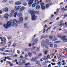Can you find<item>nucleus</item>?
<instances>
[{"instance_id": "nucleus-1", "label": "nucleus", "mask_w": 67, "mask_h": 67, "mask_svg": "<svg viewBox=\"0 0 67 67\" xmlns=\"http://www.w3.org/2000/svg\"><path fill=\"white\" fill-rule=\"evenodd\" d=\"M17 25L18 22L15 19L13 20V22H11L9 21H7V24H4V25Z\"/></svg>"}, {"instance_id": "nucleus-2", "label": "nucleus", "mask_w": 67, "mask_h": 67, "mask_svg": "<svg viewBox=\"0 0 67 67\" xmlns=\"http://www.w3.org/2000/svg\"><path fill=\"white\" fill-rule=\"evenodd\" d=\"M28 13L29 14H30L31 15L35 14V11L33 10H28Z\"/></svg>"}, {"instance_id": "nucleus-3", "label": "nucleus", "mask_w": 67, "mask_h": 67, "mask_svg": "<svg viewBox=\"0 0 67 67\" xmlns=\"http://www.w3.org/2000/svg\"><path fill=\"white\" fill-rule=\"evenodd\" d=\"M31 19L33 21H34L36 19V18H37V16H36L35 14L32 15H31Z\"/></svg>"}, {"instance_id": "nucleus-4", "label": "nucleus", "mask_w": 67, "mask_h": 67, "mask_svg": "<svg viewBox=\"0 0 67 67\" xmlns=\"http://www.w3.org/2000/svg\"><path fill=\"white\" fill-rule=\"evenodd\" d=\"M21 7V6H15L14 10L15 11H17L20 9Z\"/></svg>"}, {"instance_id": "nucleus-5", "label": "nucleus", "mask_w": 67, "mask_h": 67, "mask_svg": "<svg viewBox=\"0 0 67 67\" xmlns=\"http://www.w3.org/2000/svg\"><path fill=\"white\" fill-rule=\"evenodd\" d=\"M23 20V18L22 17H20L19 19V21H18V23L20 24L21 23V22H22Z\"/></svg>"}, {"instance_id": "nucleus-6", "label": "nucleus", "mask_w": 67, "mask_h": 67, "mask_svg": "<svg viewBox=\"0 0 67 67\" xmlns=\"http://www.w3.org/2000/svg\"><path fill=\"white\" fill-rule=\"evenodd\" d=\"M15 4L16 5H21V1H17L15 3Z\"/></svg>"}, {"instance_id": "nucleus-7", "label": "nucleus", "mask_w": 67, "mask_h": 67, "mask_svg": "<svg viewBox=\"0 0 67 67\" xmlns=\"http://www.w3.org/2000/svg\"><path fill=\"white\" fill-rule=\"evenodd\" d=\"M3 10L5 12H7L9 11V8L7 7L3 9Z\"/></svg>"}, {"instance_id": "nucleus-8", "label": "nucleus", "mask_w": 67, "mask_h": 67, "mask_svg": "<svg viewBox=\"0 0 67 67\" xmlns=\"http://www.w3.org/2000/svg\"><path fill=\"white\" fill-rule=\"evenodd\" d=\"M3 38L4 41L3 40V38L2 37H1L0 38V40H1V41H2V42H3V41H4L5 43H6V42H7V40H6V39H5V37H3Z\"/></svg>"}, {"instance_id": "nucleus-9", "label": "nucleus", "mask_w": 67, "mask_h": 67, "mask_svg": "<svg viewBox=\"0 0 67 67\" xmlns=\"http://www.w3.org/2000/svg\"><path fill=\"white\" fill-rule=\"evenodd\" d=\"M41 45L43 46V47H44L45 46H46V42L44 41V40H43L41 43Z\"/></svg>"}, {"instance_id": "nucleus-10", "label": "nucleus", "mask_w": 67, "mask_h": 67, "mask_svg": "<svg viewBox=\"0 0 67 67\" xmlns=\"http://www.w3.org/2000/svg\"><path fill=\"white\" fill-rule=\"evenodd\" d=\"M14 13V10H12L11 11V13L9 15L10 17H11L13 15V14Z\"/></svg>"}, {"instance_id": "nucleus-11", "label": "nucleus", "mask_w": 67, "mask_h": 67, "mask_svg": "<svg viewBox=\"0 0 67 67\" xmlns=\"http://www.w3.org/2000/svg\"><path fill=\"white\" fill-rule=\"evenodd\" d=\"M67 37L66 36H65L62 37L61 38H62V40L63 41H66V40H67V38H66Z\"/></svg>"}, {"instance_id": "nucleus-12", "label": "nucleus", "mask_w": 67, "mask_h": 67, "mask_svg": "<svg viewBox=\"0 0 67 67\" xmlns=\"http://www.w3.org/2000/svg\"><path fill=\"white\" fill-rule=\"evenodd\" d=\"M33 3V1L32 0H30L28 2V4L29 5H31V4H32Z\"/></svg>"}, {"instance_id": "nucleus-13", "label": "nucleus", "mask_w": 67, "mask_h": 67, "mask_svg": "<svg viewBox=\"0 0 67 67\" xmlns=\"http://www.w3.org/2000/svg\"><path fill=\"white\" fill-rule=\"evenodd\" d=\"M35 4H36V5H38L39 4H40V3H39V2L37 0H36L34 1Z\"/></svg>"}, {"instance_id": "nucleus-14", "label": "nucleus", "mask_w": 67, "mask_h": 67, "mask_svg": "<svg viewBox=\"0 0 67 67\" xmlns=\"http://www.w3.org/2000/svg\"><path fill=\"white\" fill-rule=\"evenodd\" d=\"M24 7H22L19 10V12H22V11H23V10L25 9Z\"/></svg>"}, {"instance_id": "nucleus-15", "label": "nucleus", "mask_w": 67, "mask_h": 67, "mask_svg": "<svg viewBox=\"0 0 67 67\" xmlns=\"http://www.w3.org/2000/svg\"><path fill=\"white\" fill-rule=\"evenodd\" d=\"M37 58L36 57H35L34 58H32L31 60V62H35L36 60L37 59Z\"/></svg>"}, {"instance_id": "nucleus-16", "label": "nucleus", "mask_w": 67, "mask_h": 67, "mask_svg": "<svg viewBox=\"0 0 67 67\" xmlns=\"http://www.w3.org/2000/svg\"><path fill=\"white\" fill-rule=\"evenodd\" d=\"M9 17V14L8 13L5 14L4 15V17L5 18L7 19Z\"/></svg>"}, {"instance_id": "nucleus-17", "label": "nucleus", "mask_w": 67, "mask_h": 67, "mask_svg": "<svg viewBox=\"0 0 67 67\" xmlns=\"http://www.w3.org/2000/svg\"><path fill=\"white\" fill-rule=\"evenodd\" d=\"M3 26L5 29H8L9 27H11V25H4Z\"/></svg>"}, {"instance_id": "nucleus-18", "label": "nucleus", "mask_w": 67, "mask_h": 67, "mask_svg": "<svg viewBox=\"0 0 67 67\" xmlns=\"http://www.w3.org/2000/svg\"><path fill=\"white\" fill-rule=\"evenodd\" d=\"M40 6L39 5H37L36 7V9L37 10H40Z\"/></svg>"}, {"instance_id": "nucleus-19", "label": "nucleus", "mask_w": 67, "mask_h": 67, "mask_svg": "<svg viewBox=\"0 0 67 67\" xmlns=\"http://www.w3.org/2000/svg\"><path fill=\"white\" fill-rule=\"evenodd\" d=\"M22 13H19L18 14L17 16L18 17H20L22 16Z\"/></svg>"}, {"instance_id": "nucleus-20", "label": "nucleus", "mask_w": 67, "mask_h": 67, "mask_svg": "<svg viewBox=\"0 0 67 67\" xmlns=\"http://www.w3.org/2000/svg\"><path fill=\"white\" fill-rule=\"evenodd\" d=\"M18 14V12H15L14 15V17L15 18L16 17V15H17V14Z\"/></svg>"}, {"instance_id": "nucleus-21", "label": "nucleus", "mask_w": 67, "mask_h": 67, "mask_svg": "<svg viewBox=\"0 0 67 67\" xmlns=\"http://www.w3.org/2000/svg\"><path fill=\"white\" fill-rule=\"evenodd\" d=\"M41 8L42 10H45V7L44 6H41Z\"/></svg>"}, {"instance_id": "nucleus-22", "label": "nucleus", "mask_w": 67, "mask_h": 67, "mask_svg": "<svg viewBox=\"0 0 67 67\" xmlns=\"http://www.w3.org/2000/svg\"><path fill=\"white\" fill-rule=\"evenodd\" d=\"M23 5L24 6H26V5H27V3L25 2H23Z\"/></svg>"}, {"instance_id": "nucleus-23", "label": "nucleus", "mask_w": 67, "mask_h": 67, "mask_svg": "<svg viewBox=\"0 0 67 67\" xmlns=\"http://www.w3.org/2000/svg\"><path fill=\"white\" fill-rule=\"evenodd\" d=\"M28 55L29 56V57H31V56H32V53H30L29 52H28Z\"/></svg>"}, {"instance_id": "nucleus-24", "label": "nucleus", "mask_w": 67, "mask_h": 67, "mask_svg": "<svg viewBox=\"0 0 67 67\" xmlns=\"http://www.w3.org/2000/svg\"><path fill=\"white\" fill-rule=\"evenodd\" d=\"M35 14H40V12L38 11H36L35 12Z\"/></svg>"}, {"instance_id": "nucleus-25", "label": "nucleus", "mask_w": 67, "mask_h": 67, "mask_svg": "<svg viewBox=\"0 0 67 67\" xmlns=\"http://www.w3.org/2000/svg\"><path fill=\"white\" fill-rule=\"evenodd\" d=\"M35 6H36V4L35 3H33L32 5V7L33 8H34V7H35Z\"/></svg>"}, {"instance_id": "nucleus-26", "label": "nucleus", "mask_w": 67, "mask_h": 67, "mask_svg": "<svg viewBox=\"0 0 67 67\" xmlns=\"http://www.w3.org/2000/svg\"><path fill=\"white\" fill-rule=\"evenodd\" d=\"M35 62L36 63V64L37 65H38L39 64V62L37 60H35Z\"/></svg>"}, {"instance_id": "nucleus-27", "label": "nucleus", "mask_w": 67, "mask_h": 67, "mask_svg": "<svg viewBox=\"0 0 67 67\" xmlns=\"http://www.w3.org/2000/svg\"><path fill=\"white\" fill-rule=\"evenodd\" d=\"M50 46L51 47H52L53 46V44L52 43H50L49 44Z\"/></svg>"}, {"instance_id": "nucleus-28", "label": "nucleus", "mask_w": 67, "mask_h": 67, "mask_svg": "<svg viewBox=\"0 0 67 67\" xmlns=\"http://www.w3.org/2000/svg\"><path fill=\"white\" fill-rule=\"evenodd\" d=\"M37 48L36 46H35L32 47V49H36Z\"/></svg>"}, {"instance_id": "nucleus-29", "label": "nucleus", "mask_w": 67, "mask_h": 67, "mask_svg": "<svg viewBox=\"0 0 67 67\" xmlns=\"http://www.w3.org/2000/svg\"><path fill=\"white\" fill-rule=\"evenodd\" d=\"M9 2L10 4H13V3H14V2H13V1H10Z\"/></svg>"}, {"instance_id": "nucleus-30", "label": "nucleus", "mask_w": 67, "mask_h": 67, "mask_svg": "<svg viewBox=\"0 0 67 67\" xmlns=\"http://www.w3.org/2000/svg\"><path fill=\"white\" fill-rule=\"evenodd\" d=\"M8 2V1L7 0L3 1H2V2H3V3H6V2Z\"/></svg>"}, {"instance_id": "nucleus-31", "label": "nucleus", "mask_w": 67, "mask_h": 67, "mask_svg": "<svg viewBox=\"0 0 67 67\" xmlns=\"http://www.w3.org/2000/svg\"><path fill=\"white\" fill-rule=\"evenodd\" d=\"M19 65H20V66H22V64L21 63V62H19V63H18V64Z\"/></svg>"}, {"instance_id": "nucleus-32", "label": "nucleus", "mask_w": 67, "mask_h": 67, "mask_svg": "<svg viewBox=\"0 0 67 67\" xmlns=\"http://www.w3.org/2000/svg\"><path fill=\"white\" fill-rule=\"evenodd\" d=\"M53 37V35H50L49 37V38H50V39H52Z\"/></svg>"}, {"instance_id": "nucleus-33", "label": "nucleus", "mask_w": 67, "mask_h": 67, "mask_svg": "<svg viewBox=\"0 0 67 67\" xmlns=\"http://www.w3.org/2000/svg\"><path fill=\"white\" fill-rule=\"evenodd\" d=\"M17 61L18 60L16 59L15 60V62H16V64H19V62H17Z\"/></svg>"}, {"instance_id": "nucleus-34", "label": "nucleus", "mask_w": 67, "mask_h": 67, "mask_svg": "<svg viewBox=\"0 0 67 67\" xmlns=\"http://www.w3.org/2000/svg\"><path fill=\"white\" fill-rule=\"evenodd\" d=\"M49 5L47 4L46 6V8H48V7H49Z\"/></svg>"}, {"instance_id": "nucleus-35", "label": "nucleus", "mask_w": 67, "mask_h": 67, "mask_svg": "<svg viewBox=\"0 0 67 67\" xmlns=\"http://www.w3.org/2000/svg\"><path fill=\"white\" fill-rule=\"evenodd\" d=\"M38 41V38H37L35 40V43H37V41Z\"/></svg>"}, {"instance_id": "nucleus-36", "label": "nucleus", "mask_w": 67, "mask_h": 67, "mask_svg": "<svg viewBox=\"0 0 67 67\" xmlns=\"http://www.w3.org/2000/svg\"><path fill=\"white\" fill-rule=\"evenodd\" d=\"M30 65V63H26L25 64V66H27V65Z\"/></svg>"}, {"instance_id": "nucleus-37", "label": "nucleus", "mask_w": 67, "mask_h": 67, "mask_svg": "<svg viewBox=\"0 0 67 67\" xmlns=\"http://www.w3.org/2000/svg\"><path fill=\"white\" fill-rule=\"evenodd\" d=\"M42 55V54L40 53L38 55V56L39 57H41Z\"/></svg>"}, {"instance_id": "nucleus-38", "label": "nucleus", "mask_w": 67, "mask_h": 67, "mask_svg": "<svg viewBox=\"0 0 67 67\" xmlns=\"http://www.w3.org/2000/svg\"><path fill=\"white\" fill-rule=\"evenodd\" d=\"M57 64L59 66H60L61 65V63L59 61L58 62V63Z\"/></svg>"}, {"instance_id": "nucleus-39", "label": "nucleus", "mask_w": 67, "mask_h": 67, "mask_svg": "<svg viewBox=\"0 0 67 67\" xmlns=\"http://www.w3.org/2000/svg\"><path fill=\"white\" fill-rule=\"evenodd\" d=\"M40 50V47H37V51L38 52V51Z\"/></svg>"}, {"instance_id": "nucleus-40", "label": "nucleus", "mask_w": 67, "mask_h": 67, "mask_svg": "<svg viewBox=\"0 0 67 67\" xmlns=\"http://www.w3.org/2000/svg\"><path fill=\"white\" fill-rule=\"evenodd\" d=\"M41 6H43L44 5V3H42L40 4Z\"/></svg>"}, {"instance_id": "nucleus-41", "label": "nucleus", "mask_w": 67, "mask_h": 67, "mask_svg": "<svg viewBox=\"0 0 67 67\" xmlns=\"http://www.w3.org/2000/svg\"><path fill=\"white\" fill-rule=\"evenodd\" d=\"M54 48H57V44H55L54 45Z\"/></svg>"}, {"instance_id": "nucleus-42", "label": "nucleus", "mask_w": 67, "mask_h": 67, "mask_svg": "<svg viewBox=\"0 0 67 67\" xmlns=\"http://www.w3.org/2000/svg\"><path fill=\"white\" fill-rule=\"evenodd\" d=\"M25 60H23L22 61L23 64H24L25 63Z\"/></svg>"}, {"instance_id": "nucleus-43", "label": "nucleus", "mask_w": 67, "mask_h": 67, "mask_svg": "<svg viewBox=\"0 0 67 67\" xmlns=\"http://www.w3.org/2000/svg\"><path fill=\"white\" fill-rule=\"evenodd\" d=\"M44 53L45 55H46V54H47V51H45L44 52Z\"/></svg>"}, {"instance_id": "nucleus-44", "label": "nucleus", "mask_w": 67, "mask_h": 67, "mask_svg": "<svg viewBox=\"0 0 67 67\" xmlns=\"http://www.w3.org/2000/svg\"><path fill=\"white\" fill-rule=\"evenodd\" d=\"M45 63H51V62L48 61H45Z\"/></svg>"}, {"instance_id": "nucleus-45", "label": "nucleus", "mask_w": 67, "mask_h": 67, "mask_svg": "<svg viewBox=\"0 0 67 67\" xmlns=\"http://www.w3.org/2000/svg\"><path fill=\"white\" fill-rule=\"evenodd\" d=\"M12 42H9L8 43V46H10V45H11V44Z\"/></svg>"}, {"instance_id": "nucleus-46", "label": "nucleus", "mask_w": 67, "mask_h": 67, "mask_svg": "<svg viewBox=\"0 0 67 67\" xmlns=\"http://www.w3.org/2000/svg\"><path fill=\"white\" fill-rule=\"evenodd\" d=\"M51 64L52 66H54V65H55V64H56V63H52Z\"/></svg>"}, {"instance_id": "nucleus-47", "label": "nucleus", "mask_w": 67, "mask_h": 67, "mask_svg": "<svg viewBox=\"0 0 67 67\" xmlns=\"http://www.w3.org/2000/svg\"><path fill=\"white\" fill-rule=\"evenodd\" d=\"M16 46V44L15 43L14 44L12 45V46H13V47H15Z\"/></svg>"}, {"instance_id": "nucleus-48", "label": "nucleus", "mask_w": 67, "mask_h": 67, "mask_svg": "<svg viewBox=\"0 0 67 67\" xmlns=\"http://www.w3.org/2000/svg\"><path fill=\"white\" fill-rule=\"evenodd\" d=\"M9 50H7L5 51V52L6 53L9 52Z\"/></svg>"}, {"instance_id": "nucleus-49", "label": "nucleus", "mask_w": 67, "mask_h": 67, "mask_svg": "<svg viewBox=\"0 0 67 67\" xmlns=\"http://www.w3.org/2000/svg\"><path fill=\"white\" fill-rule=\"evenodd\" d=\"M50 0H47L46 1V2H47V3H48V2H50Z\"/></svg>"}, {"instance_id": "nucleus-50", "label": "nucleus", "mask_w": 67, "mask_h": 67, "mask_svg": "<svg viewBox=\"0 0 67 67\" xmlns=\"http://www.w3.org/2000/svg\"><path fill=\"white\" fill-rule=\"evenodd\" d=\"M43 60H46L47 59V58H43Z\"/></svg>"}, {"instance_id": "nucleus-51", "label": "nucleus", "mask_w": 67, "mask_h": 67, "mask_svg": "<svg viewBox=\"0 0 67 67\" xmlns=\"http://www.w3.org/2000/svg\"><path fill=\"white\" fill-rule=\"evenodd\" d=\"M47 22H48V20H47L44 21L43 22V23H46Z\"/></svg>"}, {"instance_id": "nucleus-52", "label": "nucleus", "mask_w": 67, "mask_h": 67, "mask_svg": "<svg viewBox=\"0 0 67 67\" xmlns=\"http://www.w3.org/2000/svg\"><path fill=\"white\" fill-rule=\"evenodd\" d=\"M57 37H60V35L59 34H58L57 35Z\"/></svg>"}, {"instance_id": "nucleus-53", "label": "nucleus", "mask_w": 67, "mask_h": 67, "mask_svg": "<svg viewBox=\"0 0 67 67\" xmlns=\"http://www.w3.org/2000/svg\"><path fill=\"white\" fill-rule=\"evenodd\" d=\"M17 52L18 54H20V52L19 51V50H17Z\"/></svg>"}, {"instance_id": "nucleus-54", "label": "nucleus", "mask_w": 67, "mask_h": 67, "mask_svg": "<svg viewBox=\"0 0 67 67\" xmlns=\"http://www.w3.org/2000/svg\"><path fill=\"white\" fill-rule=\"evenodd\" d=\"M46 30L45 29V28H44V31L42 33H45V31Z\"/></svg>"}, {"instance_id": "nucleus-55", "label": "nucleus", "mask_w": 67, "mask_h": 67, "mask_svg": "<svg viewBox=\"0 0 67 67\" xmlns=\"http://www.w3.org/2000/svg\"><path fill=\"white\" fill-rule=\"evenodd\" d=\"M39 66H43V65H41V64H38Z\"/></svg>"}, {"instance_id": "nucleus-56", "label": "nucleus", "mask_w": 67, "mask_h": 67, "mask_svg": "<svg viewBox=\"0 0 67 67\" xmlns=\"http://www.w3.org/2000/svg\"><path fill=\"white\" fill-rule=\"evenodd\" d=\"M3 12L2 11L0 10V14H2V13H3Z\"/></svg>"}, {"instance_id": "nucleus-57", "label": "nucleus", "mask_w": 67, "mask_h": 67, "mask_svg": "<svg viewBox=\"0 0 67 67\" xmlns=\"http://www.w3.org/2000/svg\"><path fill=\"white\" fill-rule=\"evenodd\" d=\"M58 59L59 60H61V59H62V57H59Z\"/></svg>"}, {"instance_id": "nucleus-58", "label": "nucleus", "mask_w": 67, "mask_h": 67, "mask_svg": "<svg viewBox=\"0 0 67 67\" xmlns=\"http://www.w3.org/2000/svg\"><path fill=\"white\" fill-rule=\"evenodd\" d=\"M49 42V40H48V39H47L46 40V43H48Z\"/></svg>"}, {"instance_id": "nucleus-59", "label": "nucleus", "mask_w": 67, "mask_h": 67, "mask_svg": "<svg viewBox=\"0 0 67 67\" xmlns=\"http://www.w3.org/2000/svg\"><path fill=\"white\" fill-rule=\"evenodd\" d=\"M46 49H48V46H47V45H46Z\"/></svg>"}, {"instance_id": "nucleus-60", "label": "nucleus", "mask_w": 67, "mask_h": 67, "mask_svg": "<svg viewBox=\"0 0 67 67\" xmlns=\"http://www.w3.org/2000/svg\"><path fill=\"white\" fill-rule=\"evenodd\" d=\"M65 8H62V9H61V10H62V11H63V10H65Z\"/></svg>"}, {"instance_id": "nucleus-61", "label": "nucleus", "mask_w": 67, "mask_h": 67, "mask_svg": "<svg viewBox=\"0 0 67 67\" xmlns=\"http://www.w3.org/2000/svg\"><path fill=\"white\" fill-rule=\"evenodd\" d=\"M25 19L26 20H27V19H28V17H25Z\"/></svg>"}, {"instance_id": "nucleus-62", "label": "nucleus", "mask_w": 67, "mask_h": 67, "mask_svg": "<svg viewBox=\"0 0 67 67\" xmlns=\"http://www.w3.org/2000/svg\"><path fill=\"white\" fill-rule=\"evenodd\" d=\"M7 64H12V63L10 62H7Z\"/></svg>"}, {"instance_id": "nucleus-63", "label": "nucleus", "mask_w": 67, "mask_h": 67, "mask_svg": "<svg viewBox=\"0 0 67 67\" xmlns=\"http://www.w3.org/2000/svg\"><path fill=\"white\" fill-rule=\"evenodd\" d=\"M59 56H62V53H60L59 54Z\"/></svg>"}, {"instance_id": "nucleus-64", "label": "nucleus", "mask_w": 67, "mask_h": 67, "mask_svg": "<svg viewBox=\"0 0 67 67\" xmlns=\"http://www.w3.org/2000/svg\"><path fill=\"white\" fill-rule=\"evenodd\" d=\"M47 57L48 58H49V57H50L49 55V54L48 55H47Z\"/></svg>"}]
</instances>
